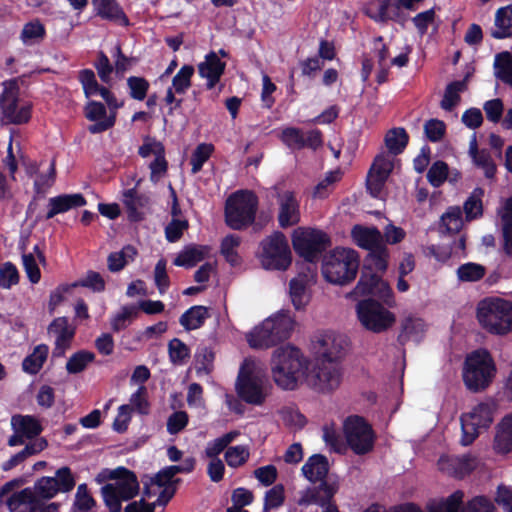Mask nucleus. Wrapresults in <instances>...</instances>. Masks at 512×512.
<instances>
[{
  "label": "nucleus",
  "mask_w": 512,
  "mask_h": 512,
  "mask_svg": "<svg viewBox=\"0 0 512 512\" xmlns=\"http://www.w3.org/2000/svg\"><path fill=\"white\" fill-rule=\"evenodd\" d=\"M189 423V416L186 411L173 412L167 419L166 429L170 435H176L186 428Z\"/></svg>",
  "instance_id": "60"
},
{
  "label": "nucleus",
  "mask_w": 512,
  "mask_h": 512,
  "mask_svg": "<svg viewBox=\"0 0 512 512\" xmlns=\"http://www.w3.org/2000/svg\"><path fill=\"white\" fill-rule=\"evenodd\" d=\"M497 404L489 399L476 405L469 413L460 417L462 436L460 443L463 446L471 445L479 436L480 429H487L492 424Z\"/></svg>",
  "instance_id": "12"
},
{
  "label": "nucleus",
  "mask_w": 512,
  "mask_h": 512,
  "mask_svg": "<svg viewBox=\"0 0 512 512\" xmlns=\"http://www.w3.org/2000/svg\"><path fill=\"white\" fill-rule=\"evenodd\" d=\"M285 501V490L282 484L274 485L265 493L263 512H269L283 505Z\"/></svg>",
  "instance_id": "54"
},
{
  "label": "nucleus",
  "mask_w": 512,
  "mask_h": 512,
  "mask_svg": "<svg viewBox=\"0 0 512 512\" xmlns=\"http://www.w3.org/2000/svg\"><path fill=\"white\" fill-rule=\"evenodd\" d=\"M108 477L115 483L105 484L101 488L102 497L109 512H120L122 501L133 499L139 493V482L136 474L123 467H117Z\"/></svg>",
  "instance_id": "5"
},
{
  "label": "nucleus",
  "mask_w": 512,
  "mask_h": 512,
  "mask_svg": "<svg viewBox=\"0 0 512 512\" xmlns=\"http://www.w3.org/2000/svg\"><path fill=\"white\" fill-rule=\"evenodd\" d=\"M309 382L318 392L326 393L335 390L341 382L339 363L316 361Z\"/></svg>",
  "instance_id": "19"
},
{
  "label": "nucleus",
  "mask_w": 512,
  "mask_h": 512,
  "mask_svg": "<svg viewBox=\"0 0 512 512\" xmlns=\"http://www.w3.org/2000/svg\"><path fill=\"white\" fill-rule=\"evenodd\" d=\"M85 117L95 122L88 126L91 134H98L107 131L115 125V116L107 117V110L103 103L91 100L84 108Z\"/></svg>",
  "instance_id": "23"
},
{
  "label": "nucleus",
  "mask_w": 512,
  "mask_h": 512,
  "mask_svg": "<svg viewBox=\"0 0 512 512\" xmlns=\"http://www.w3.org/2000/svg\"><path fill=\"white\" fill-rule=\"evenodd\" d=\"M448 461L454 469L455 476L459 478L469 475L477 467V458L471 454L453 457L448 459Z\"/></svg>",
  "instance_id": "45"
},
{
  "label": "nucleus",
  "mask_w": 512,
  "mask_h": 512,
  "mask_svg": "<svg viewBox=\"0 0 512 512\" xmlns=\"http://www.w3.org/2000/svg\"><path fill=\"white\" fill-rule=\"evenodd\" d=\"M271 364L273 379L284 390H294L307 369V360L301 350L291 345L277 348Z\"/></svg>",
  "instance_id": "2"
},
{
  "label": "nucleus",
  "mask_w": 512,
  "mask_h": 512,
  "mask_svg": "<svg viewBox=\"0 0 512 512\" xmlns=\"http://www.w3.org/2000/svg\"><path fill=\"white\" fill-rule=\"evenodd\" d=\"M194 71L192 65L182 66L173 77L171 88H173L177 94H184L191 87V78Z\"/></svg>",
  "instance_id": "50"
},
{
  "label": "nucleus",
  "mask_w": 512,
  "mask_h": 512,
  "mask_svg": "<svg viewBox=\"0 0 512 512\" xmlns=\"http://www.w3.org/2000/svg\"><path fill=\"white\" fill-rule=\"evenodd\" d=\"M87 201L81 193L60 194L48 200V211L45 220L54 218L58 214L66 213L72 209L85 206Z\"/></svg>",
  "instance_id": "27"
},
{
  "label": "nucleus",
  "mask_w": 512,
  "mask_h": 512,
  "mask_svg": "<svg viewBox=\"0 0 512 512\" xmlns=\"http://www.w3.org/2000/svg\"><path fill=\"white\" fill-rule=\"evenodd\" d=\"M323 440L330 450L342 454L346 451V444L342 441L334 426L325 425L323 427Z\"/></svg>",
  "instance_id": "59"
},
{
  "label": "nucleus",
  "mask_w": 512,
  "mask_h": 512,
  "mask_svg": "<svg viewBox=\"0 0 512 512\" xmlns=\"http://www.w3.org/2000/svg\"><path fill=\"white\" fill-rule=\"evenodd\" d=\"M209 317V308L202 305H195L180 316L179 322L185 330L191 331L201 328Z\"/></svg>",
  "instance_id": "35"
},
{
  "label": "nucleus",
  "mask_w": 512,
  "mask_h": 512,
  "mask_svg": "<svg viewBox=\"0 0 512 512\" xmlns=\"http://www.w3.org/2000/svg\"><path fill=\"white\" fill-rule=\"evenodd\" d=\"M48 333L55 335L54 356H63L70 348L76 333V327L69 323L65 316L55 318L48 326Z\"/></svg>",
  "instance_id": "22"
},
{
  "label": "nucleus",
  "mask_w": 512,
  "mask_h": 512,
  "mask_svg": "<svg viewBox=\"0 0 512 512\" xmlns=\"http://www.w3.org/2000/svg\"><path fill=\"white\" fill-rule=\"evenodd\" d=\"M210 247L206 245L189 244L186 245L173 260V264L186 269L195 267L203 261L209 254Z\"/></svg>",
  "instance_id": "30"
},
{
  "label": "nucleus",
  "mask_w": 512,
  "mask_h": 512,
  "mask_svg": "<svg viewBox=\"0 0 512 512\" xmlns=\"http://www.w3.org/2000/svg\"><path fill=\"white\" fill-rule=\"evenodd\" d=\"M339 485L333 481H320L318 486L308 488L298 500L299 505L308 506L311 504H317L323 506L328 504L334 499L335 494L338 492Z\"/></svg>",
  "instance_id": "24"
},
{
  "label": "nucleus",
  "mask_w": 512,
  "mask_h": 512,
  "mask_svg": "<svg viewBox=\"0 0 512 512\" xmlns=\"http://www.w3.org/2000/svg\"><path fill=\"white\" fill-rule=\"evenodd\" d=\"M384 140L388 151L393 155H399L407 147L409 135L404 128L395 127L386 133Z\"/></svg>",
  "instance_id": "41"
},
{
  "label": "nucleus",
  "mask_w": 512,
  "mask_h": 512,
  "mask_svg": "<svg viewBox=\"0 0 512 512\" xmlns=\"http://www.w3.org/2000/svg\"><path fill=\"white\" fill-rule=\"evenodd\" d=\"M294 327V321L285 313H278L265 319L248 335L247 342L251 348H270L287 340Z\"/></svg>",
  "instance_id": "7"
},
{
  "label": "nucleus",
  "mask_w": 512,
  "mask_h": 512,
  "mask_svg": "<svg viewBox=\"0 0 512 512\" xmlns=\"http://www.w3.org/2000/svg\"><path fill=\"white\" fill-rule=\"evenodd\" d=\"M477 319L489 333L506 335L512 330V302L498 297L485 298L478 303Z\"/></svg>",
  "instance_id": "6"
},
{
  "label": "nucleus",
  "mask_w": 512,
  "mask_h": 512,
  "mask_svg": "<svg viewBox=\"0 0 512 512\" xmlns=\"http://www.w3.org/2000/svg\"><path fill=\"white\" fill-rule=\"evenodd\" d=\"M259 205L257 195L251 190H239L231 194L225 204V222L234 230L251 225Z\"/></svg>",
  "instance_id": "8"
},
{
  "label": "nucleus",
  "mask_w": 512,
  "mask_h": 512,
  "mask_svg": "<svg viewBox=\"0 0 512 512\" xmlns=\"http://www.w3.org/2000/svg\"><path fill=\"white\" fill-rule=\"evenodd\" d=\"M150 181L157 183L168 171V161L166 160V151L158 148V155L149 164Z\"/></svg>",
  "instance_id": "56"
},
{
  "label": "nucleus",
  "mask_w": 512,
  "mask_h": 512,
  "mask_svg": "<svg viewBox=\"0 0 512 512\" xmlns=\"http://www.w3.org/2000/svg\"><path fill=\"white\" fill-rule=\"evenodd\" d=\"M189 227L186 219L172 218V220L165 227V237L170 243H175L181 239L185 230Z\"/></svg>",
  "instance_id": "62"
},
{
  "label": "nucleus",
  "mask_w": 512,
  "mask_h": 512,
  "mask_svg": "<svg viewBox=\"0 0 512 512\" xmlns=\"http://www.w3.org/2000/svg\"><path fill=\"white\" fill-rule=\"evenodd\" d=\"M49 348L45 344H40L36 346L31 354L26 356L22 362V369L24 372L35 375L37 374L43 367L47 356H48Z\"/></svg>",
  "instance_id": "37"
},
{
  "label": "nucleus",
  "mask_w": 512,
  "mask_h": 512,
  "mask_svg": "<svg viewBox=\"0 0 512 512\" xmlns=\"http://www.w3.org/2000/svg\"><path fill=\"white\" fill-rule=\"evenodd\" d=\"M486 274V268L478 263L468 262L462 264L457 269V277L462 282H476L481 280Z\"/></svg>",
  "instance_id": "46"
},
{
  "label": "nucleus",
  "mask_w": 512,
  "mask_h": 512,
  "mask_svg": "<svg viewBox=\"0 0 512 512\" xmlns=\"http://www.w3.org/2000/svg\"><path fill=\"white\" fill-rule=\"evenodd\" d=\"M497 368L493 357L486 349H478L465 358L462 378L467 390L472 393L485 391L493 382Z\"/></svg>",
  "instance_id": "3"
},
{
  "label": "nucleus",
  "mask_w": 512,
  "mask_h": 512,
  "mask_svg": "<svg viewBox=\"0 0 512 512\" xmlns=\"http://www.w3.org/2000/svg\"><path fill=\"white\" fill-rule=\"evenodd\" d=\"M95 360V354L91 351L80 350L70 356L66 363V370L69 374H78Z\"/></svg>",
  "instance_id": "43"
},
{
  "label": "nucleus",
  "mask_w": 512,
  "mask_h": 512,
  "mask_svg": "<svg viewBox=\"0 0 512 512\" xmlns=\"http://www.w3.org/2000/svg\"><path fill=\"white\" fill-rule=\"evenodd\" d=\"M494 449L502 454L512 451V414L505 416L499 423L494 438Z\"/></svg>",
  "instance_id": "33"
},
{
  "label": "nucleus",
  "mask_w": 512,
  "mask_h": 512,
  "mask_svg": "<svg viewBox=\"0 0 512 512\" xmlns=\"http://www.w3.org/2000/svg\"><path fill=\"white\" fill-rule=\"evenodd\" d=\"M494 74L498 80L512 87V54L510 52L503 51L495 56Z\"/></svg>",
  "instance_id": "40"
},
{
  "label": "nucleus",
  "mask_w": 512,
  "mask_h": 512,
  "mask_svg": "<svg viewBox=\"0 0 512 512\" xmlns=\"http://www.w3.org/2000/svg\"><path fill=\"white\" fill-rule=\"evenodd\" d=\"M277 202L279 212L277 216L278 224L286 229L297 225L300 222V204L293 191H284L277 193Z\"/></svg>",
  "instance_id": "21"
},
{
  "label": "nucleus",
  "mask_w": 512,
  "mask_h": 512,
  "mask_svg": "<svg viewBox=\"0 0 512 512\" xmlns=\"http://www.w3.org/2000/svg\"><path fill=\"white\" fill-rule=\"evenodd\" d=\"M226 63L221 61L218 54L210 51L205 55V60L198 65V73L201 78L207 80L206 88L213 89L225 72Z\"/></svg>",
  "instance_id": "26"
},
{
  "label": "nucleus",
  "mask_w": 512,
  "mask_h": 512,
  "mask_svg": "<svg viewBox=\"0 0 512 512\" xmlns=\"http://www.w3.org/2000/svg\"><path fill=\"white\" fill-rule=\"evenodd\" d=\"M19 91L16 80H11L0 95L1 118L5 124H26L32 117V104L19 107Z\"/></svg>",
  "instance_id": "13"
},
{
  "label": "nucleus",
  "mask_w": 512,
  "mask_h": 512,
  "mask_svg": "<svg viewBox=\"0 0 512 512\" xmlns=\"http://www.w3.org/2000/svg\"><path fill=\"white\" fill-rule=\"evenodd\" d=\"M123 196L128 220L131 222L143 220V214L138 210V206L142 205V196L138 195L135 188L125 190Z\"/></svg>",
  "instance_id": "42"
},
{
  "label": "nucleus",
  "mask_w": 512,
  "mask_h": 512,
  "mask_svg": "<svg viewBox=\"0 0 512 512\" xmlns=\"http://www.w3.org/2000/svg\"><path fill=\"white\" fill-rule=\"evenodd\" d=\"M72 286L84 287L92 290L93 292H103L105 290V280L99 272L89 270L86 276L72 283Z\"/></svg>",
  "instance_id": "53"
},
{
  "label": "nucleus",
  "mask_w": 512,
  "mask_h": 512,
  "mask_svg": "<svg viewBox=\"0 0 512 512\" xmlns=\"http://www.w3.org/2000/svg\"><path fill=\"white\" fill-rule=\"evenodd\" d=\"M502 236L503 252L505 255L512 256V196L507 198L501 211H499Z\"/></svg>",
  "instance_id": "34"
},
{
  "label": "nucleus",
  "mask_w": 512,
  "mask_h": 512,
  "mask_svg": "<svg viewBox=\"0 0 512 512\" xmlns=\"http://www.w3.org/2000/svg\"><path fill=\"white\" fill-rule=\"evenodd\" d=\"M129 95L132 99L143 101L147 97L150 88L149 81L140 76H130L127 79Z\"/></svg>",
  "instance_id": "51"
},
{
  "label": "nucleus",
  "mask_w": 512,
  "mask_h": 512,
  "mask_svg": "<svg viewBox=\"0 0 512 512\" xmlns=\"http://www.w3.org/2000/svg\"><path fill=\"white\" fill-rule=\"evenodd\" d=\"M280 140L290 150L297 151L305 148L316 151L321 148L324 143L323 133L317 128L304 133L300 128L286 127L281 132Z\"/></svg>",
  "instance_id": "18"
},
{
  "label": "nucleus",
  "mask_w": 512,
  "mask_h": 512,
  "mask_svg": "<svg viewBox=\"0 0 512 512\" xmlns=\"http://www.w3.org/2000/svg\"><path fill=\"white\" fill-rule=\"evenodd\" d=\"M78 80L82 85V89L86 98L97 95V89L100 86L95 73L92 69L85 68L79 71Z\"/></svg>",
  "instance_id": "57"
},
{
  "label": "nucleus",
  "mask_w": 512,
  "mask_h": 512,
  "mask_svg": "<svg viewBox=\"0 0 512 512\" xmlns=\"http://www.w3.org/2000/svg\"><path fill=\"white\" fill-rule=\"evenodd\" d=\"M48 446V442L45 438H38L34 441L28 442L25 447L12 455L7 461L3 462L1 465V469L3 471H9L18 465L22 464L26 459L31 456L37 455L43 450H45Z\"/></svg>",
  "instance_id": "32"
},
{
  "label": "nucleus",
  "mask_w": 512,
  "mask_h": 512,
  "mask_svg": "<svg viewBox=\"0 0 512 512\" xmlns=\"http://www.w3.org/2000/svg\"><path fill=\"white\" fill-rule=\"evenodd\" d=\"M353 242L368 251L361 269V276L353 290L358 296L374 295L384 301L392 297L388 282L377 272L384 273L388 267L389 251L384 243L383 235L375 226L357 224L351 230Z\"/></svg>",
  "instance_id": "1"
},
{
  "label": "nucleus",
  "mask_w": 512,
  "mask_h": 512,
  "mask_svg": "<svg viewBox=\"0 0 512 512\" xmlns=\"http://www.w3.org/2000/svg\"><path fill=\"white\" fill-rule=\"evenodd\" d=\"M112 56L115 59V73L117 76H123L126 71L138 63L137 57H128L123 53L120 44L115 46Z\"/></svg>",
  "instance_id": "58"
},
{
  "label": "nucleus",
  "mask_w": 512,
  "mask_h": 512,
  "mask_svg": "<svg viewBox=\"0 0 512 512\" xmlns=\"http://www.w3.org/2000/svg\"><path fill=\"white\" fill-rule=\"evenodd\" d=\"M346 345L344 336L336 335L333 332L322 334L314 344L316 361L339 363Z\"/></svg>",
  "instance_id": "20"
},
{
  "label": "nucleus",
  "mask_w": 512,
  "mask_h": 512,
  "mask_svg": "<svg viewBox=\"0 0 512 512\" xmlns=\"http://www.w3.org/2000/svg\"><path fill=\"white\" fill-rule=\"evenodd\" d=\"M346 447L362 456L374 449L376 435L372 425L362 416L350 415L343 422Z\"/></svg>",
  "instance_id": "10"
},
{
  "label": "nucleus",
  "mask_w": 512,
  "mask_h": 512,
  "mask_svg": "<svg viewBox=\"0 0 512 512\" xmlns=\"http://www.w3.org/2000/svg\"><path fill=\"white\" fill-rule=\"evenodd\" d=\"M402 6L397 0H380L378 14L374 17L377 22L394 21L401 23L405 20V16L401 11Z\"/></svg>",
  "instance_id": "39"
},
{
  "label": "nucleus",
  "mask_w": 512,
  "mask_h": 512,
  "mask_svg": "<svg viewBox=\"0 0 512 512\" xmlns=\"http://www.w3.org/2000/svg\"><path fill=\"white\" fill-rule=\"evenodd\" d=\"M359 254L351 248L336 247L327 254L322 262V274L327 282L346 285L352 282L358 273Z\"/></svg>",
  "instance_id": "4"
},
{
  "label": "nucleus",
  "mask_w": 512,
  "mask_h": 512,
  "mask_svg": "<svg viewBox=\"0 0 512 512\" xmlns=\"http://www.w3.org/2000/svg\"><path fill=\"white\" fill-rule=\"evenodd\" d=\"M265 383L264 377L242 366L235 384L237 395L247 404L260 406L267 397Z\"/></svg>",
  "instance_id": "16"
},
{
  "label": "nucleus",
  "mask_w": 512,
  "mask_h": 512,
  "mask_svg": "<svg viewBox=\"0 0 512 512\" xmlns=\"http://www.w3.org/2000/svg\"><path fill=\"white\" fill-rule=\"evenodd\" d=\"M95 16L121 26L130 25V20L117 0H91Z\"/></svg>",
  "instance_id": "25"
},
{
  "label": "nucleus",
  "mask_w": 512,
  "mask_h": 512,
  "mask_svg": "<svg viewBox=\"0 0 512 512\" xmlns=\"http://www.w3.org/2000/svg\"><path fill=\"white\" fill-rule=\"evenodd\" d=\"M213 152L214 145L211 143H201L195 148L190 158L192 174L202 170L204 163L211 157Z\"/></svg>",
  "instance_id": "48"
},
{
  "label": "nucleus",
  "mask_w": 512,
  "mask_h": 512,
  "mask_svg": "<svg viewBox=\"0 0 512 512\" xmlns=\"http://www.w3.org/2000/svg\"><path fill=\"white\" fill-rule=\"evenodd\" d=\"M46 35L44 25L39 21H30L26 23L21 31V39L24 43L33 40L43 39Z\"/></svg>",
  "instance_id": "64"
},
{
  "label": "nucleus",
  "mask_w": 512,
  "mask_h": 512,
  "mask_svg": "<svg viewBox=\"0 0 512 512\" xmlns=\"http://www.w3.org/2000/svg\"><path fill=\"white\" fill-rule=\"evenodd\" d=\"M301 471L304 477L312 483L327 480L329 463L326 456L314 454L310 456L302 466Z\"/></svg>",
  "instance_id": "31"
},
{
  "label": "nucleus",
  "mask_w": 512,
  "mask_h": 512,
  "mask_svg": "<svg viewBox=\"0 0 512 512\" xmlns=\"http://www.w3.org/2000/svg\"><path fill=\"white\" fill-rule=\"evenodd\" d=\"M190 348L179 338H173L168 343V354L171 363L182 365L190 358Z\"/></svg>",
  "instance_id": "47"
},
{
  "label": "nucleus",
  "mask_w": 512,
  "mask_h": 512,
  "mask_svg": "<svg viewBox=\"0 0 512 512\" xmlns=\"http://www.w3.org/2000/svg\"><path fill=\"white\" fill-rule=\"evenodd\" d=\"M6 506L10 512H58L59 504L46 502L36 497L31 492V487L14 492L6 500Z\"/></svg>",
  "instance_id": "17"
},
{
  "label": "nucleus",
  "mask_w": 512,
  "mask_h": 512,
  "mask_svg": "<svg viewBox=\"0 0 512 512\" xmlns=\"http://www.w3.org/2000/svg\"><path fill=\"white\" fill-rule=\"evenodd\" d=\"M496 30L492 32L495 39H505L512 35V6L501 7L495 15Z\"/></svg>",
  "instance_id": "38"
},
{
  "label": "nucleus",
  "mask_w": 512,
  "mask_h": 512,
  "mask_svg": "<svg viewBox=\"0 0 512 512\" xmlns=\"http://www.w3.org/2000/svg\"><path fill=\"white\" fill-rule=\"evenodd\" d=\"M11 428L13 432L23 434L29 442L38 439L43 431L41 422L33 415H13L11 417Z\"/></svg>",
  "instance_id": "29"
},
{
  "label": "nucleus",
  "mask_w": 512,
  "mask_h": 512,
  "mask_svg": "<svg viewBox=\"0 0 512 512\" xmlns=\"http://www.w3.org/2000/svg\"><path fill=\"white\" fill-rule=\"evenodd\" d=\"M467 74L464 79L452 81L447 84L440 107L445 111H452L461 101L460 93L467 89Z\"/></svg>",
  "instance_id": "36"
},
{
  "label": "nucleus",
  "mask_w": 512,
  "mask_h": 512,
  "mask_svg": "<svg viewBox=\"0 0 512 512\" xmlns=\"http://www.w3.org/2000/svg\"><path fill=\"white\" fill-rule=\"evenodd\" d=\"M240 243V237L233 234L226 236L221 242V254L232 266H237L241 262V257L236 251V248L240 245Z\"/></svg>",
  "instance_id": "44"
},
{
  "label": "nucleus",
  "mask_w": 512,
  "mask_h": 512,
  "mask_svg": "<svg viewBox=\"0 0 512 512\" xmlns=\"http://www.w3.org/2000/svg\"><path fill=\"white\" fill-rule=\"evenodd\" d=\"M462 225V214L458 208L449 210L441 216L440 228L442 232L447 234L458 233Z\"/></svg>",
  "instance_id": "49"
},
{
  "label": "nucleus",
  "mask_w": 512,
  "mask_h": 512,
  "mask_svg": "<svg viewBox=\"0 0 512 512\" xmlns=\"http://www.w3.org/2000/svg\"><path fill=\"white\" fill-rule=\"evenodd\" d=\"M249 456L248 448L243 445L228 447L224 455L227 465L233 468L244 465L248 461Z\"/></svg>",
  "instance_id": "52"
},
{
  "label": "nucleus",
  "mask_w": 512,
  "mask_h": 512,
  "mask_svg": "<svg viewBox=\"0 0 512 512\" xmlns=\"http://www.w3.org/2000/svg\"><path fill=\"white\" fill-rule=\"evenodd\" d=\"M312 278L313 275L301 272L290 280L289 295L296 310L303 309L309 303L310 296L307 289Z\"/></svg>",
  "instance_id": "28"
},
{
  "label": "nucleus",
  "mask_w": 512,
  "mask_h": 512,
  "mask_svg": "<svg viewBox=\"0 0 512 512\" xmlns=\"http://www.w3.org/2000/svg\"><path fill=\"white\" fill-rule=\"evenodd\" d=\"M258 258L266 270H287L291 265L292 255L286 236L275 231L262 239Z\"/></svg>",
  "instance_id": "9"
},
{
  "label": "nucleus",
  "mask_w": 512,
  "mask_h": 512,
  "mask_svg": "<svg viewBox=\"0 0 512 512\" xmlns=\"http://www.w3.org/2000/svg\"><path fill=\"white\" fill-rule=\"evenodd\" d=\"M292 245L295 252L305 261L315 263L331 246V239L322 230L298 227L292 234Z\"/></svg>",
  "instance_id": "11"
},
{
  "label": "nucleus",
  "mask_w": 512,
  "mask_h": 512,
  "mask_svg": "<svg viewBox=\"0 0 512 512\" xmlns=\"http://www.w3.org/2000/svg\"><path fill=\"white\" fill-rule=\"evenodd\" d=\"M356 308L359 321L367 330L372 332H383L395 322L394 314L376 300H362Z\"/></svg>",
  "instance_id": "14"
},
{
  "label": "nucleus",
  "mask_w": 512,
  "mask_h": 512,
  "mask_svg": "<svg viewBox=\"0 0 512 512\" xmlns=\"http://www.w3.org/2000/svg\"><path fill=\"white\" fill-rule=\"evenodd\" d=\"M19 272L17 267L11 263L6 262L0 268V287L10 289L12 286L19 283Z\"/></svg>",
  "instance_id": "61"
},
{
  "label": "nucleus",
  "mask_w": 512,
  "mask_h": 512,
  "mask_svg": "<svg viewBox=\"0 0 512 512\" xmlns=\"http://www.w3.org/2000/svg\"><path fill=\"white\" fill-rule=\"evenodd\" d=\"M75 478L68 466L56 470L55 477L43 476L39 478L31 492L42 501L54 498L58 493H67L74 489Z\"/></svg>",
  "instance_id": "15"
},
{
  "label": "nucleus",
  "mask_w": 512,
  "mask_h": 512,
  "mask_svg": "<svg viewBox=\"0 0 512 512\" xmlns=\"http://www.w3.org/2000/svg\"><path fill=\"white\" fill-rule=\"evenodd\" d=\"M449 167L446 162L438 160L434 162L427 172L428 182L435 188L440 187L447 179Z\"/></svg>",
  "instance_id": "55"
},
{
  "label": "nucleus",
  "mask_w": 512,
  "mask_h": 512,
  "mask_svg": "<svg viewBox=\"0 0 512 512\" xmlns=\"http://www.w3.org/2000/svg\"><path fill=\"white\" fill-rule=\"evenodd\" d=\"M464 493L461 490H456L449 495L445 500L433 504L435 509L439 512H459L463 504Z\"/></svg>",
  "instance_id": "63"
}]
</instances>
